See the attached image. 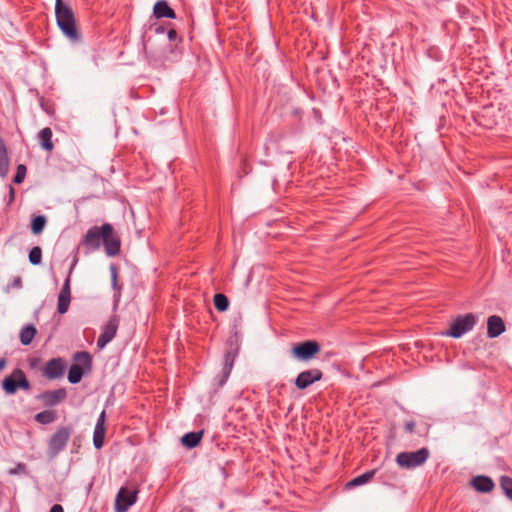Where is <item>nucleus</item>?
<instances>
[{"instance_id": "1", "label": "nucleus", "mask_w": 512, "mask_h": 512, "mask_svg": "<svg viewBox=\"0 0 512 512\" xmlns=\"http://www.w3.org/2000/svg\"><path fill=\"white\" fill-rule=\"evenodd\" d=\"M101 244L104 245L105 252L109 257L116 256L120 252V238L109 223L89 228L81 241V245L90 251L98 250Z\"/></svg>"}, {"instance_id": "2", "label": "nucleus", "mask_w": 512, "mask_h": 512, "mask_svg": "<svg viewBox=\"0 0 512 512\" xmlns=\"http://www.w3.org/2000/svg\"><path fill=\"white\" fill-rule=\"evenodd\" d=\"M55 16L62 33L73 42L79 41L80 35L76 27L74 12L63 0H55Z\"/></svg>"}, {"instance_id": "3", "label": "nucleus", "mask_w": 512, "mask_h": 512, "mask_svg": "<svg viewBox=\"0 0 512 512\" xmlns=\"http://www.w3.org/2000/svg\"><path fill=\"white\" fill-rule=\"evenodd\" d=\"M74 360L78 362V364L71 365L68 371V381L71 384L79 383L85 371H90L92 366L91 356L86 351L76 352Z\"/></svg>"}, {"instance_id": "4", "label": "nucleus", "mask_w": 512, "mask_h": 512, "mask_svg": "<svg viewBox=\"0 0 512 512\" xmlns=\"http://www.w3.org/2000/svg\"><path fill=\"white\" fill-rule=\"evenodd\" d=\"M429 455V449L423 447L417 451L399 453L396 457V462L402 468L412 469L424 464Z\"/></svg>"}, {"instance_id": "5", "label": "nucleus", "mask_w": 512, "mask_h": 512, "mask_svg": "<svg viewBox=\"0 0 512 512\" xmlns=\"http://www.w3.org/2000/svg\"><path fill=\"white\" fill-rule=\"evenodd\" d=\"M477 322V318L472 313L458 316L450 325L448 331L443 334L453 338H460L465 333L471 331Z\"/></svg>"}, {"instance_id": "6", "label": "nucleus", "mask_w": 512, "mask_h": 512, "mask_svg": "<svg viewBox=\"0 0 512 512\" xmlns=\"http://www.w3.org/2000/svg\"><path fill=\"white\" fill-rule=\"evenodd\" d=\"M71 429L68 427H60L50 437L48 442L47 455L50 458L56 457L61 451H63L70 439Z\"/></svg>"}, {"instance_id": "7", "label": "nucleus", "mask_w": 512, "mask_h": 512, "mask_svg": "<svg viewBox=\"0 0 512 512\" xmlns=\"http://www.w3.org/2000/svg\"><path fill=\"white\" fill-rule=\"evenodd\" d=\"M321 347L315 340H307L295 344L291 349V356L299 361L311 360L319 351Z\"/></svg>"}, {"instance_id": "8", "label": "nucleus", "mask_w": 512, "mask_h": 512, "mask_svg": "<svg viewBox=\"0 0 512 512\" xmlns=\"http://www.w3.org/2000/svg\"><path fill=\"white\" fill-rule=\"evenodd\" d=\"M78 262V259L75 257L72 261V264L70 266V269H69V272H68V275H67V278L65 279L64 281V284L58 294V301H57V311L60 313V314H65L68 309H69V306H70V302H71V288H70V283H71V274L76 266Z\"/></svg>"}, {"instance_id": "9", "label": "nucleus", "mask_w": 512, "mask_h": 512, "mask_svg": "<svg viewBox=\"0 0 512 512\" xmlns=\"http://www.w3.org/2000/svg\"><path fill=\"white\" fill-rule=\"evenodd\" d=\"M323 373L320 369L313 368L300 372L294 380V384L299 390L310 387L315 382L322 379Z\"/></svg>"}, {"instance_id": "10", "label": "nucleus", "mask_w": 512, "mask_h": 512, "mask_svg": "<svg viewBox=\"0 0 512 512\" xmlns=\"http://www.w3.org/2000/svg\"><path fill=\"white\" fill-rule=\"evenodd\" d=\"M66 367L67 363L63 358L50 359L43 369V376L49 380L61 378L65 373Z\"/></svg>"}, {"instance_id": "11", "label": "nucleus", "mask_w": 512, "mask_h": 512, "mask_svg": "<svg viewBox=\"0 0 512 512\" xmlns=\"http://www.w3.org/2000/svg\"><path fill=\"white\" fill-rule=\"evenodd\" d=\"M137 499V491L129 490L122 487L116 496L115 510L116 512H126L130 506H132Z\"/></svg>"}, {"instance_id": "12", "label": "nucleus", "mask_w": 512, "mask_h": 512, "mask_svg": "<svg viewBox=\"0 0 512 512\" xmlns=\"http://www.w3.org/2000/svg\"><path fill=\"white\" fill-rule=\"evenodd\" d=\"M118 329V320L115 316L111 317L103 326L102 332L97 340L98 348H104L116 335Z\"/></svg>"}, {"instance_id": "13", "label": "nucleus", "mask_w": 512, "mask_h": 512, "mask_svg": "<svg viewBox=\"0 0 512 512\" xmlns=\"http://www.w3.org/2000/svg\"><path fill=\"white\" fill-rule=\"evenodd\" d=\"M66 397V390L64 388H59L56 390L44 391L38 396V399L41 400L45 406L53 407L62 402Z\"/></svg>"}, {"instance_id": "14", "label": "nucleus", "mask_w": 512, "mask_h": 512, "mask_svg": "<svg viewBox=\"0 0 512 512\" xmlns=\"http://www.w3.org/2000/svg\"><path fill=\"white\" fill-rule=\"evenodd\" d=\"M505 331V323L500 316L492 315L487 319V336L496 338Z\"/></svg>"}, {"instance_id": "15", "label": "nucleus", "mask_w": 512, "mask_h": 512, "mask_svg": "<svg viewBox=\"0 0 512 512\" xmlns=\"http://www.w3.org/2000/svg\"><path fill=\"white\" fill-rule=\"evenodd\" d=\"M153 13L157 18H176L174 10L168 5V3L165 0H159L155 3Z\"/></svg>"}, {"instance_id": "16", "label": "nucleus", "mask_w": 512, "mask_h": 512, "mask_svg": "<svg viewBox=\"0 0 512 512\" xmlns=\"http://www.w3.org/2000/svg\"><path fill=\"white\" fill-rule=\"evenodd\" d=\"M471 484L476 491L482 493L490 492L494 488L492 479L487 476H476L472 479Z\"/></svg>"}, {"instance_id": "17", "label": "nucleus", "mask_w": 512, "mask_h": 512, "mask_svg": "<svg viewBox=\"0 0 512 512\" xmlns=\"http://www.w3.org/2000/svg\"><path fill=\"white\" fill-rule=\"evenodd\" d=\"M52 135V130L49 127L43 128L38 135L41 147L49 152L54 148Z\"/></svg>"}, {"instance_id": "18", "label": "nucleus", "mask_w": 512, "mask_h": 512, "mask_svg": "<svg viewBox=\"0 0 512 512\" xmlns=\"http://www.w3.org/2000/svg\"><path fill=\"white\" fill-rule=\"evenodd\" d=\"M203 436V431L189 432L182 436L181 443L187 448L196 447Z\"/></svg>"}, {"instance_id": "19", "label": "nucleus", "mask_w": 512, "mask_h": 512, "mask_svg": "<svg viewBox=\"0 0 512 512\" xmlns=\"http://www.w3.org/2000/svg\"><path fill=\"white\" fill-rule=\"evenodd\" d=\"M2 387L4 391L8 394H14L19 389L18 386V376H15V370L13 373L6 377L2 382Z\"/></svg>"}, {"instance_id": "20", "label": "nucleus", "mask_w": 512, "mask_h": 512, "mask_svg": "<svg viewBox=\"0 0 512 512\" xmlns=\"http://www.w3.org/2000/svg\"><path fill=\"white\" fill-rule=\"evenodd\" d=\"M37 330L34 325L29 324L24 326L20 332V342L23 345H29L35 337Z\"/></svg>"}, {"instance_id": "21", "label": "nucleus", "mask_w": 512, "mask_h": 512, "mask_svg": "<svg viewBox=\"0 0 512 512\" xmlns=\"http://www.w3.org/2000/svg\"><path fill=\"white\" fill-rule=\"evenodd\" d=\"M375 472H376V470L366 471L365 473H363V474L355 477L351 481H349L346 486L348 488H351V487H357V486L366 484L374 477Z\"/></svg>"}, {"instance_id": "22", "label": "nucleus", "mask_w": 512, "mask_h": 512, "mask_svg": "<svg viewBox=\"0 0 512 512\" xmlns=\"http://www.w3.org/2000/svg\"><path fill=\"white\" fill-rule=\"evenodd\" d=\"M234 359H235V355L232 352H227L225 354L224 367H223V378H222V380L220 382L221 385L223 383H225L226 380L228 379V377H229V375L231 373V370L233 368Z\"/></svg>"}, {"instance_id": "23", "label": "nucleus", "mask_w": 512, "mask_h": 512, "mask_svg": "<svg viewBox=\"0 0 512 512\" xmlns=\"http://www.w3.org/2000/svg\"><path fill=\"white\" fill-rule=\"evenodd\" d=\"M34 418H35L36 422L43 424V425H47V424L53 423L56 420L57 415L54 411L45 410V411L37 413Z\"/></svg>"}, {"instance_id": "24", "label": "nucleus", "mask_w": 512, "mask_h": 512, "mask_svg": "<svg viewBox=\"0 0 512 512\" xmlns=\"http://www.w3.org/2000/svg\"><path fill=\"white\" fill-rule=\"evenodd\" d=\"M105 434H106L105 427L95 426L94 433H93V444L96 449H100L103 447Z\"/></svg>"}, {"instance_id": "25", "label": "nucleus", "mask_w": 512, "mask_h": 512, "mask_svg": "<svg viewBox=\"0 0 512 512\" xmlns=\"http://www.w3.org/2000/svg\"><path fill=\"white\" fill-rule=\"evenodd\" d=\"M46 217L43 215H38L32 219L31 222V230L34 234H40L46 225Z\"/></svg>"}, {"instance_id": "26", "label": "nucleus", "mask_w": 512, "mask_h": 512, "mask_svg": "<svg viewBox=\"0 0 512 512\" xmlns=\"http://www.w3.org/2000/svg\"><path fill=\"white\" fill-rule=\"evenodd\" d=\"M214 306L218 311L224 312L229 307V300L228 298L221 293H217L214 295Z\"/></svg>"}, {"instance_id": "27", "label": "nucleus", "mask_w": 512, "mask_h": 512, "mask_svg": "<svg viewBox=\"0 0 512 512\" xmlns=\"http://www.w3.org/2000/svg\"><path fill=\"white\" fill-rule=\"evenodd\" d=\"M42 250L39 246L33 247L29 252V261L32 265H38L41 263Z\"/></svg>"}, {"instance_id": "28", "label": "nucleus", "mask_w": 512, "mask_h": 512, "mask_svg": "<svg viewBox=\"0 0 512 512\" xmlns=\"http://www.w3.org/2000/svg\"><path fill=\"white\" fill-rule=\"evenodd\" d=\"M15 376H18L19 389L29 390L30 383L26 378L25 373L21 369H15Z\"/></svg>"}, {"instance_id": "29", "label": "nucleus", "mask_w": 512, "mask_h": 512, "mask_svg": "<svg viewBox=\"0 0 512 512\" xmlns=\"http://www.w3.org/2000/svg\"><path fill=\"white\" fill-rule=\"evenodd\" d=\"M501 487L509 499H512V478L508 476L501 477Z\"/></svg>"}, {"instance_id": "30", "label": "nucleus", "mask_w": 512, "mask_h": 512, "mask_svg": "<svg viewBox=\"0 0 512 512\" xmlns=\"http://www.w3.org/2000/svg\"><path fill=\"white\" fill-rule=\"evenodd\" d=\"M26 176V167L23 164L18 165L16 174L13 178L15 184H21Z\"/></svg>"}, {"instance_id": "31", "label": "nucleus", "mask_w": 512, "mask_h": 512, "mask_svg": "<svg viewBox=\"0 0 512 512\" xmlns=\"http://www.w3.org/2000/svg\"><path fill=\"white\" fill-rule=\"evenodd\" d=\"M27 466L24 463H18L15 468L9 470V474L16 475L20 473H26Z\"/></svg>"}, {"instance_id": "32", "label": "nucleus", "mask_w": 512, "mask_h": 512, "mask_svg": "<svg viewBox=\"0 0 512 512\" xmlns=\"http://www.w3.org/2000/svg\"><path fill=\"white\" fill-rule=\"evenodd\" d=\"M110 271H111V278H112V286L114 289H118L117 288V268H116V266L111 265Z\"/></svg>"}, {"instance_id": "33", "label": "nucleus", "mask_w": 512, "mask_h": 512, "mask_svg": "<svg viewBox=\"0 0 512 512\" xmlns=\"http://www.w3.org/2000/svg\"><path fill=\"white\" fill-rule=\"evenodd\" d=\"M9 288H15V289H20L22 288V279L20 276H17L13 279L12 283L8 286V289Z\"/></svg>"}, {"instance_id": "34", "label": "nucleus", "mask_w": 512, "mask_h": 512, "mask_svg": "<svg viewBox=\"0 0 512 512\" xmlns=\"http://www.w3.org/2000/svg\"><path fill=\"white\" fill-rule=\"evenodd\" d=\"M106 414L105 411H102L97 419L96 426L105 427Z\"/></svg>"}, {"instance_id": "35", "label": "nucleus", "mask_w": 512, "mask_h": 512, "mask_svg": "<svg viewBox=\"0 0 512 512\" xmlns=\"http://www.w3.org/2000/svg\"><path fill=\"white\" fill-rule=\"evenodd\" d=\"M415 428V422L414 421H407L405 423V431L408 433H412Z\"/></svg>"}, {"instance_id": "36", "label": "nucleus", "mask_w": 512, "mask_h": 512, "mask_svg": "<svg viewBox=\"0 0 512 512\" xmlns=\"http://www.w3.org/2000/svg\"><path fill=\"white\" fill-rule=\"evenodd\" d=\"M170 41H174L177 38V32L174 29H170L167 33Z\"/></svg>"}, {"instance_id": "37", "label": "nucleus", "mask_w": 512, "mask_h": 512, "mask_svg": "<svg viewBox=\"0 0 512 512\" xmlns=\"http://www.w3.org/2000/svg\"><path fill=\"white\" fill-rule=\"evenodd\" d=\"M49 512H64V510L60 504H55L51 507Z\"/></svg>"}, {"instance_id": "38", "label": "nucleus", "mask_w": 512, "mask_h": 512, "mask_svg": "<svg viewBox=\"0 0 512 512\" xmlns=\"http://www.w3.org/2000/svg\"><path fill=\"white\" fill-rule=\"evenodd\" d=\"M9 194H10V201H12L14 199V194H15L13 187H10Z\"/></svg>"}, {"instance_id": "39", "label": "nucleus", "mask_w": 512, "mask_h": 512, "mask_svg": "<svg viewBox=\"0 0 512 512\" xmlns=\"http://www.w3.org/2000/svg\"><path fill=\"white\" fill-rule=\"evenodd\" d=\"M5 364H6V361L4 359H0V370L3 369Z\"/></svg>"}, {"instance_id": "40", "label": "nucleus", "mask_w": 512, "mask_h": 512, "mask_svg": "<svg viewBox=\"0 0 512 512\" xmlns=\"http://www.w3.org/2000/svg\"><path fill=\"white\" fill-rule=\"evenodd\" d=\"M164 32V28L163 27H157L156 28V33H163Z\"/></svg>"}]
</instances>
